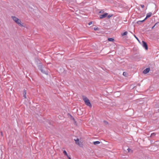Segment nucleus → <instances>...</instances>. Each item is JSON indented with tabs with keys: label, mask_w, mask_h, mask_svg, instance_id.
Here are the masks:
<instances>
[{
	"label": "nucleus",
	"mask_w": 159,
	"mask_h": 159,
	"mask_svg": "<svg viewBox=\"0 0 159 159\" xmlns=\"http://www.w3.org/2000/svg\"><path fill=\"white\" fill-rule=\"evenodd\" d=\"M11 18L19 26H23V25L21 24V21L18 18L14 16H11Z\"/></svg>",
	"instance_id": "nucleus-1"
},
{
	"label": "nucleus",
	"mask_w": 159,
	"mask_h": 159,
	"mask_svg": "<svg viewBox=\"0 0 159 159\" xmlns=\"http://www.w3.org/2000/svg\"><path fill=\"white\" fill-rule=\"evenodd\" d=\"M83 98L85 104L87 106L91 107L92 105L89 100L86 97L84 96H83Z\"/></svg>",
	"instance_id": "nucleus-2"
},
{
	"label": "nucleus",
	"mask_w": 159,
	"mask_h": 159,
	"mask_svg": "<svg viewBox=\"0 0 159 159\" xmlns=\"http://www.w3.org/2000/svg\"><path fill=\"white\" fill-rule=\"evenodd\" d=\"M39 68L42 73L47 75H48V72L47 71L44 70L43 69V66L42 65H39Z\"/></svg>",
	"instance_id": "nucleus-3"
},
{
	"label": "nucleus",
	"mask_w": 159,
	"mask_h": 159,
	"mask_svg": "<svg viewBox=\"0 0 159 159\" xmlns=\"http://www.w3.org/2000/svg\"><path fill=\"white\" fill-rule=\"evenodd\" d=\"M142 45L143 48H144L146 50L148 49V46L147 43L145 41H142Z\"/></svg>",
	"instance_id": "nucleus-4"
},
{
	"label": "nucleus",
	"mask_w": 159,
	"mask_h": 159,
	"mask_svg": "<svg viewBox=\"0 0 159 159\" xmlns=\"http://www.w3.org/2000/svg\"><path fill=\"white\" fill-rule=\"evenodd\" d=\"M108 14L107 13H105L104 14L100 15V19H102L103 18H105L107 16V15H108Z\"/></svg>",
	"instance_id": "nucleus-5"
},
{
	"label": "nucleus",
	"mask_w": 159,
	"mask_h": 159,
	"mask_svg": "<svg viewBox=\"0 0 159 159\" xmlns=\"http://www.w3.org/2000/svg\"><path fill=\"white\" fill-rule=\"evenodd\" d=\"M150 70V68H146L143 71V72L144 74H147V73H148L149 71Z\"/></svg>",
	"instance_id": "nucleus-6"
},
{
	"label": "nucleus",
	"mask_w": 159,
	"mask_h": 159,
	"mask_svg": "<svg viewBox=\"0 0 159 159\" xmlns=\"http://www.w3.org/2000/svg\"><path fill=\"white\" fill-rule=\"evenodd\" d=\"M152 15V13L151 12L148 13L147 14L146 18H145V20H146L147 18L150 17Z\"/></svg>",
	"instance_id": "nucleus-7"
},
{
	"label": "nucleus",
	"mask_w": 159,
	"mask_h": 159,
	"mask_svg": "<svg viewBox=\"0 0 159 159\" xmlns=\"http://www.w3.org/2000/svg\"><path fill=\"white\" fill-rule=\"evenodd\" d=\"M75 143L77 144L78 145H80V142L79 139H75Z\"/></svg>",
	"instance_id": "nucleus-8"
},
{
	"label": "nucleus",
	"mask_w": 159,
	"mask_h": 159,
	"mask_svg": "<svg viewBox=\"0 0 159 159\" xmlns=\"http://www.w3.org/2000/svg\"><path fill=\"white\" fill-rule=\"evenodd\" d=\"M146 20H145V19L142 20H139L137 21V23L138 24H140L142 23L143 22Z\"/></svg>",
	"instance_id": "nucleus-9"
},
{
	"label": "nucleus",
	"mask_w": 159,
	"mask_h": 159,
	"mask_svg": "<svg viewBox=\"0 0 159 159\" xmlns=\"http://www.w3.org/2000/svg\"><path fill=\"white\" fill-rule=\"evenodd\" d=\"M26 90L25 89H24L23 90V97L25 98H26Z\"/></svg>",
	"instance_id": "nucleus-10"
},
{
	"label": "nucleus",
	"mask_w": 159,
	"mask_h": 159,
	"mask_svg": "<svg viewBox=\"0 0 159 159\" xmlns=\"http://www.w3.org/2000/svg\"><path fill=\"white\" fill-rule=\"evenodd\" d=\"M100 143V142L99 141H96L93 142V144L94 145H97L99 144Z\"/></svg>",
	"instance_id": "nucleus-11"
},
{
	"label": "nucleus",
	"mask_w": 159,
	"mask_h": 159,
	"mask_svg": "<svg viewBox=\"0 0 159 159\" xmlns=\"http://www.w3.org/2000/svg\"><path fill=\"white\" fill-rule=\"evenodd\" d=\"M108 39L109 41L111 42H113L114 40V39L112 38H109Z\"/></svg>",
	"instance_id": "nucleus-12"
},
{
	"label": "nucleus",
	"mask_w": 159,
	"mask_h": 159,
	"mask_svg": "<svg viewBox=\"0 0 159 159\" xmlns=\"http://www.w3.org/2000/svg\"><path fill=\"white\" fill-rule=\"evenodd\" d=\"M127 33H128L127 32L125 31V32H124V33L121 34V35L122 36L125 35L127 34Z\"/></svg>",
	"instance_id": "nucleus-13"
},
{
	"label": "nucleus",
	"mask_w": 159,
	"mask_h": 159,
	"mask_svg": "<svg viewBox=\"0 0 159 159\" xmlns=\"http://www.w3.org/2000/svg\"><path fill=\"white\" fill-rule=\"evenodd\" d=\"M63 153L66 156H67L68 155V154L66 152V151L65 150H64L63 151Z\"/></svg>",
	"instance_id": "nucleus-14"
},
{
	"label": "nucleus",
	"mask_w": 159,
	"mask_h": 159,
	"mask_svg": "<svg viewBox=\"0 0 159 159\" xmlns=\"http://www.w3.org/2000/svg\"><path fill=\"white\" fill-rule=\"evenodd\" d=\"M123 75L124 76H127V74L126 72H124L123 73Z\"/></svg>",
	"instance_id": "nucleus-15"
},
{
	"label": "nucleus",
	"mask_w": 159,
	"mask_h": 159,
	"mask_svg": "<svg viewBox=\"0 0 159 159\" xmlns=\"http://www.w3.org/2000/svg\"><path fill=\"white\" fill-rule=\"evenodd\" d=\"M113 16V14H110L109 15H107V17L108 18H109Z\"/></svg>",
	"instance_id": "nucleus-16"
},
{
	"label": "nucleus",
	"mask_w": 159,
	"mask_h": 159,
	"mask_svg": "<svg viewBox=\"0 0 159 159\" xmlns=\"http://www.w3.org/2000/svg\"><path fill=\"white\" fill-rule=\"evenodd\" d=\"M156 135V134L155 133H152L151 134V137L154 136Z\"/></svg>",
	"instance_id": "nucleus-17"
},
{
	"label": "nucleus",
	"mask_w": 159,
	"mask_h": 159,
	"mask_svg": "<svg viewBox=\"0 0 159 159\" xmlns=\"http://www.w3.org/2000/svg\"><path fill=\"white\" fill-rule=\"evenodd\" d=\"M127 150L129 152H132V151L131 149H129V148H128L127 149Z\"/></svg>",
	"instance_id": "nucleus-18"
},
{
	"label": "nucleus",
	"mask_w": 159,
	"mask_h": 159,
	"mask_svg": "<svg viewBox=\"0 0 159 159\" xmlns=\"http://www.w3.org/2000/svg\"><path fill=\"white\" fill-rule=\"evenodd\" d=\"M103 122L106 125H107V124H108V122L107 121H106V120H104L103 121Z\"/></svg>",
	"instance_id": "nucleus-19"
},
{
	"label": "nucleus",
	"mask_w": 159,
	"mask_h": 159,
	"mask_svg": "<svg viewBox=\"0 0 159 159\" xmlns=\"http://www.w3.org/2000/svg\"><path fill=\"white\" fill-rule=\"evenodd\" d=\"M134 37H135V38H136V39L138 40V41H139V43H140V41L138 39V38H137V37H136L135 35H134Z\"/></svg>",
	"instance_id": "nucleus-20"
},
{
	"label": "nucleus",
	"mask_w": 159,
	"mask_h": 159,
	"mask_svg": "<svg viewBox=\"0 0 159 159\" xmlns=\"http://www.w3.org/2000/svg\"><path fill=\"white\" fill-rule=\"evenodd\" d=\"M92 24V21H91V22H89L88 23V25H91Z\"/></svg>",
	"instance_id": "nucleus-21"
},
{
	"label": "nucleus",
	"mask_w": 159,
	"mask_h": 159,
	"mask_svg": "<svg viewBox=\"0 0 159 159\" xmlns=\"http://www.w3.org/2000/svg\"><path fill=\"white\" fill-rule=\"evenodd\" d=\"M98 28L97 27H95L94 28V29L95 30H98Z\"/></svg>",
	"instance_id": "nucleus-22"
},
{
	"label": "nucleus",
	"mask_w": 159,
	"mask_h": 159,
	"mask_svg": "<svg viewBox=\"0 0 159 159\" xmlns=\"http://www.w3.org/2000/svg\"><path fill=\"white\" fill-rule=\"evenodd\" d=\"M142 8H143L144 7V5L143 4H142L140 5Z\"/></svg>",
	"instance_id": "nucleus-23"
},
{
	"label": "nucleus",
	"mask_w": 159,
	"mask_h": 159,
	"mask_svg": "<svg viewBox=\"0 0 159 159\" xmlns=\"http://www.w3.org/2000/svg\"><path fill=\"white\" fill-rule=\"evenodd\" d=\"M66 156L69 159H71L70 157L68 155H67V156Z\"/></svg>",
	"instance_id": "nucleus-24"
},
{
	"label": "nucleus",
	"mask_w": 159,
	"mask_h": 159,
	"mask_svg": "<svg viewBox=\"0 0 159 159\" xmlns=\"http://www.w3.org/2000/svg\"><path fill=\"white\" fill-rule=\"evenodd\" d=\"M72 118V119L74 120H75V119L74 118L71 116H70Z\"/></svg>",
	"instance_id": "nucleus-25"
},
{
	"label": "nucleus",
	"mask_w": 159,
	"mask_h": 159,
	"mask_svg": "<svg viewBox=\"0 0 159 159\" xmlns=\"http://www.w3.org/2000/svg\"><path fill=\"white\" fill-rule=\"evenodd\" d=\"M156 24H155L153 27H152V29H153L154 27L155 26Z\"/></svg>",
	"instance_id": "nucleus-26"
},
{
	"label": "nucleus",
	"mask_w": 159,
	"mask_h": 159,
	"mask_svg": "<svg viewBox=\"0 0 159 159\" xmlns=\"http://www.w3.org/2000/svg\"><path fill=\"white\" fill-rule=\"evenodd\" d=\"M100 13H101V12H102V11H101L99 12Z\"/></svg>",
	"instance_id": "nucleus-27"
},
{
	"label": "nucleus",
	"mask_w": 159,
	"mask_h": 159,
	"mask_svg": "<svg viewBox=\"0 0 159 159\" xmlns=\"http://www.w3.org/2000/svg\"><path fill=\"white\" fill-rule=\"evenodd\" d=\"M100 13H101V12H102V11H101L99 12Z\"/></svg>",
	"instance_id": "nucleus-28"
},
{
	"label": "nucleus",
	"mask_w": 159,
	"mask_h": 159,
	"mask_svg": "<svg viewBox=\"0 0 159 159\" xmlns=\"http://www.w3.org/2000/svg\"><path fill=\"white\" fill-rule=\"evenodd\" d=\"M158 111L159 112V109H158Z\"/></svg>",
	"instance_id": "nucleus-29"
}]
</instances>
